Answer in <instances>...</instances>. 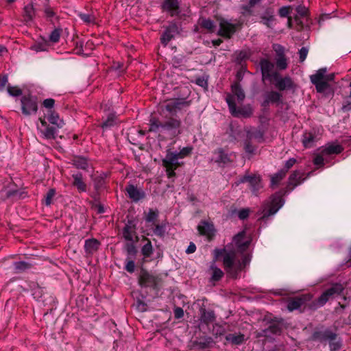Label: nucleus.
Instances as JSON below:
<instances>
[{
    "label": "nucleus",
    "instance_id": "nucleus-1",
    "mask_svg": "<svg viewBox=\"0 0 351 351\" xmlns=\"http://www.w3.org/2000/svg\"><path fill=\"white\" fill-rule=\"evenodd\" d=\"M149 131L157 134L160 140L173 139L181 134L182 122L175 117H169L165 121L152 117Z\"/></svg>",
    "mask_w": 351,
    "mask_h": 351
},
{
    "label": "nucleus",
    "instance_id": "nucleus-2",
    "mask_svg": "<svg viewBox=\"0 0 351 351\" xmlns=\"http://www.w3.org/2000/svg\"><path fill=\"white\" fill-rule=\"evenodd\" d=\"M250 260L248 255H245L241 261L237 258L234 252H225L223 256V264L229 277L237 278L242 269L249 265Z\"/></svg>",
    "mask_w": 351,
    "mask_h": 351
},
{
    "label": "nucleus",
    "instance_id": "nucleus-3",
    "mask_svg": "<svg viewBox=\"0 0 351 351\" xmlns=\"http://www.w3.org/2000/svg\"><path fill=\"white\" fill-rule=\"evenodd\" d=\"M314 341L322 343H328L330 351H339L342 346V341L335 330L330 328H321L315 330L312 335Z\"/></svg>",
    "mask_w": 351,
    "mask_h": 351
},
{
    "label": "nucleus",
    "instance_id": "nucleus-4",
    "mask_svg": "<svg viewBox=\"0 0 351 351\" xmlns=\"http://www.w3.org/2000/svg\"><path fill=\"white\" fill-rule=\"evenodd\" d=\"M226 101L228 104L230 114L237 118H249L253 114V110L250 105H245L237 107L234 95L230 93L226 94Z\"/></svg>",
    "mask_w": 351,
    "mask_h": 351
},
{
    "label": "nucleus",
    "instance_id": "nucleus-5",
    "mask_svg": "<svg viewBox=\"0 0 351 351\" xmlns=\"http://www.w3.org/2000/svg\"><path fill=\"white\" fill-rule=\"evenodd\" d=\"M218 21L219 28L217 32V35L226 39H230L237 32V29L242 26L245 19L240 18V19L234 23L223 18H219Z\"/></svg>",
    "mask_w": 351,
    "mask_h": 351
},
{
    "label": "nucleus",
    "instance_id": "nucleus-6",
    "mask_svg": "<svg viewBox=\"0 0 351 351\" xmlns=\"http://www.w3.org/2000/svg\"><path fill=\"white\" fill-rule=\"evenodd\" d=\"M343 291V287L341 284H334L331 287L324 291L322 294L313 302V307L317 308L323 306L330 298H332L335 295H341Z\"/></svg>",
    "mask_w": 351,
    "mask_h": 351
},
{
    "label": "nucleus",
    "instance_id": "nucleus-7",
    "mask_svg": "<svg viewBox=\"0 0 351 351\" xmlns=\"http://www.w3.org/2000/svg\"><path fill=\"white\" fill-rule=\"evenodd\" d=\"M22 113L25 116L34 114L38 111L37 97L31 95H24L21 99Z\"/></svg>",
    "mask_w": 351,
    "mask_h": 351
},
{
    "label": "nucleus",
    "instance_id": "nucleus-8",
    "mask_svg": "<svg viewBox=\"0 0 351 351\" xmlns=\"http://www.w3.org/2000/svg\"><path fill=\"white\" fill-rule=\"evenodd\" d=\"M40 125H38V130L41 136L47 140L55 139L60 127L48 123L45 119L39 118Z\"/></svg>",
    "mask_w": 351,
    "mask_h": 351
},
{
    "label": "nucleus",
    "instance_id": "nucleus-9",
    "mask_svg": "<svg viewBox=\"0 0 351 351\" xmlns=\"http://www.w3.org/2000/svg\"><path fill=\"white\" fill-rule=\"evenodd\" d=\"M284 199L281 193H276L271 197V201L267 209L263 212V218H267L274 215L283 206Z\"/></svg>",
    "mask_w": 351,
    "mask_h": 351
},
{
    "label": "nucleus",
    "instance_id": "nucleus-10",
    "mask_svg": "<svg viewBox=\"0 0 351 351\" xmlns=\"http://www.w3.org/2000/svg\"><path fill=\"white\" fill-rule=\"evenodd\" d=\"M261 178L259 176L256 175H245L241 177L238 181L236 182L237 185H239L241 183L247 182L249 184V186L253 194L257 195L258 191L262 187L261 186Z\"/></svg>",
    "mask_w": 351,
    "mask_h": 351
},
{
    "label": "nucleus",
    "instance_id": "nucleus-11",
    "mask_svg": "<svg viewBox=\"0 0 351 351\" xmlns=\"http://www.w3.org/2000/svg\"><path fill=\"white\" fill-rule=\"evenodd\" d=\"M311 295L309 294L302 295L298 297L290 298L287 301V309L291 312L300 309L302 306H305L306 303L311 300Z\"/></svg>",
    "mask_w": 351,
    "mask_h": 351
},
{
    "label": "nucleus",
    "instance_id": "nucleus-12",
    "mask_svg": "<svg viewBox=\"0 0 351 351\" xmlns=\"http://www.w3.org/2000/svg\"><path fill=\"white\" fill-rule=\"evenodd\" d=\"M125 192L128 197L134 202H138L146 197V193L143 189L130 183L125 187Z\"/></svg>",
    "mask_w": 351,
    "mask_h": 351
},
{
    "label": "nucleus",
    "instance_id": "nucleus-13",
    "mask_svg": "<svg viewBox=\"0 0 351 351\" xmlns=\"http://www.w3.org/2000/svg\"><path fill=\"white\" fill-rule=\"evenodd\" d=\"M139 285L142 287H157V278L150 274L147 271L142 269L138 278Z\"/></svg>",
    "mask_w": 351,
    "mask_h": 351
},
{
    "label": "nucleus",
    "instance_id": "nucleus-14",
    "mask_svg": "<svg viewBox=\"0 0 351 351\" xmlns=\"http://www.w3.org/2000/svg\"><path fill=\"white\" fill-rule=\"evenodd\" d=\"M192 151L193 147L191 146L183 147L179 152L167 149L166 156H167V160L172 164L173 161L178 162V159L189 156L191 154Z\"/></svg>",
    "mask_w": 351,
    "mask_h": 351
},
{
    "label": "nucleus",
    "instance_id": "nucleus-15",
    "mask_svg": "<svg viewBox=\"0 0 351 351\" xmlns=\"http://www.w3.org/2000/svg\"><path fill=\"white\" fill-rule=\"evenodd\" d=\"M260 66L262 73L263 80H271L274 78V64L267 59H262L260 61Z\"/></svg>",
    "mask_w": 351,
    "mask_h": 351
},
{
    "label": "nucleus",
    "instance_id": "nucleus-16",
    "mask_svg": "<svg viewBox=\"0 0 351 351\" xmlns=\"http://www.w3.org/2000/svg\"><path fill=\"white\" fill-rule=\"evenodd\" d=\"M275 86L280 90H289L293 88V82L290 77H280L278 73H275Z\"/></svg>",
    "mask_w": 351,
    "mask_h": 351
},
{
    "label": "nucleus",
    "instance_id": "nucleus-17",
    "mask_svg": "<svg viewBox=\"0 0 351 351\" xmlns=\"http://www.w3.org/2000/svg\"><path fill=\"white\" fill-rule=\"evenodd\" d=\"M178 26L176 23H171L168 27H166L165 32L162 33L160 41L164 46H167L171 40L174 37L175 34H178Z\"/></svg>",
    "mask_w": 351,
    "mask_h": 351
},
{
    "label": "nucleus",
    "instance_id": "nucleus-18",
    "mask_svg": "<svg viewBox=\"0 0 351 351\" xmlns=\"http://www.w3.org/2000/svg\"><path fill=\"white\" fill-rule=\"evenodd\" d=\"M197 230L200 234L206 237L208 240H211L215 234L214 225L206 221L200 222L197 226Z\"/></svg>",
    "mask_w": 351,
    "mask_h": 351
},
{
    "label": "nucleus",
    "instance_id": "nucleus-19",
    "mask_svg": "<svg viewBox=\"0 0 351 351\" xmlns=\"http://www.w3.org/2000/svg\"><path fill=\"white\" fill-rule=\"evenodd\" d=\"M214 154L215 156V162L221 165H228L232 161V154L226 152L223 149L219 148L215 151Z\"/></svg>",
    "mask_w": 351,
    "mask_h": 351
},
{
    "label": "nucleus",
    "instance_id": "nucleus-20",
    "mask_svg": "<svg viewBox=\"0 0 351 351\" xmlns=\"http://www.w3.org/2000/svg\"><path fill=\"white\" fill-rule=\"evenodd\" d=\"M162 8L164 10L169 12L171 16H177L180 12L178 0H165Z\"/></svg>",
    "mask_w": 351,
    "mask_h": 351
},
{
    "label": "nucleus",
    "instance_id": "nucleus-21",
    "mask_svg": "<svg viewBox=\"0 0 351 351\" xmlns=\"http://www.w3.org/2000/svg\"><path fill=\"white\" fill-rule=\"evenodd\" d=\"M72 185L75 187L79 193L86 192L87 186L83 179V176L81 173L77 172L72 174Z\"/></svg>",
    "mask_w": 351,
    "mask_h": 351
},
{
    "label": "nucleus",
    "instance_id": "nucleus-22",
    "mask_svg": "<svg viewBox=\"0 0 351 351\" xmlns=\"http://www.w3.org/2000/svg\"><path fill=\"white\" fill-rule=\"evenodd\" d=\"M245 232H241L235 235L233 238V242L237 247V250L240 252L245 251L249 245L250 241H244Z\"/></svg>",
    "mask_w": 351,
    "mask_h": 351
},
{
    "label": "nucleus",
    "instance_id": "nucleus-23",
    "mask_svg": "<svg viewBox=\"0 0 351 351\" xmlns=\"http://www.w3.org/2000/svg\"><path fill=\"white\" fill-rule=\"evenodd\" d=\"M199 312L200 321L202 323L208 325L215 321L216 315L213 310H207L204 308H201Z\"/></svg>",
    "mask_w": 351,
    "mask_h": 351
},
{
    "label": "nucleus",
    "instance_id": "nucleus-24",
    "mask_svg": "<svg viewBox=\"0 0 351 351\" xmlns=\"http://www.w3.org/2000/svg\"><path fill=\"white\" fill-rule=\"evenodd\" d=\"M162 164L164 167L166 168L167 176L169 178H171L176 176V169L182 165V162L180 163L179 162L173 161L171 163L169 162V160H167V156H165V158L162 159Z\"/></svg>",
    "mask_w": 351,
    "mask_h": 351
},
{
    "label": "nucleus",
    "instance_id": "nucleus-25",
    "mask_svg": "<svg viewBox=\"0 0 351 351\" xmlns=\"http://www.w3.org/2000/svg\"><path fill=\"white\" fill-rule=\"evenodd\" d=\"M343 150V147L341 145L331 143L326 145L321 151L322 154L326 156L332 154H339L341 153Z\"/></svg>",
    "mask_w": 351,
    "mask_h": 351
},
{
    "label": "nucleus",
    "instance_id": "nucleus-26",
    "mask_svg": "<svg viewBox=\"0 0 351 351\" xmlns=\"http://www.w3.org/2000/svg\"><path fill=\"white\" fill-rule=\"evenodd\" d=\"M100 245V242L96 239H86L84 243V250L86 254L93 255L98 250Z\"/></svg>",
    "mask_w": 351,
    "mask_h": 351
},
{
    "label": "nucleus",
    "instance_id": "nucleus-27",
    "mask_svg": "<svg viewBox=\"0 0 351 351\" xmlns=\"http://www.w3.org/2000/svg\"><path fill=\"white\" fill-rule=\"evenodd\" d=\"M46 119L51 125H54L60 128H62L64 125L63 120L60 118L58 113L55 110L47 111Z\"/></svg>",
    "mask_w": 351,
    "mask_h": 351
},
{
    "label": "nucleus",
    "instance_id": "nucleus-28",
    "mask_svg": "<svg viewBox=\"0 0 351 351\" xmlns=\"http://www.w3.org/2000/svg\"><path fill=\"white\" fill-rule=\"evenodd\" d=\"M303 173L299 171H294L289 178L288 186H291L292 189L300 184L305 178H303Z\"/></svg>",
    "mask_w": 351,
    "mask_h": 351
},
{
    "label": "nucleus",
    "instance_id": "nucleus-29",
    "mask_svg": "<svg viewBox=\"0 0 351 351\" xmlns=\"http://www.w3.org/2000/svg\"><path fill=\"white\" fill-rule=\"evenodd\" d=\"M231 91L232 93L230 94L232 95H234V101H235V97H237L239 103L242 102L245 99V93L239 83L235 82L233 84H232Z\"/></svg>",
    "mask_w": 351,
    "mask_h": 351
},
{
    "label": "nucleus",
    "instance_id": "nucleus-30",
    "mask_svg": "<svg viewBox=\"0 0 351 351\" xmlns=\"http://www.w3.org/2000/svg\"><path fill=\"white\" fill-rule=\"evenodd\" d=\"M260 19V22L261 23L266 25L269 28H272L274 22L275 21V17L271 10H267L263 14L261 15Z\"/></svg>",
    "mask_w": 351,
    "mask_h": 351
},
{
    "label": "nucleus",
    "instance_id": "nucleus-31",
    "mask_svg": "<svg viewBox=\"0 0 351 351\" xmlns=\"http://www.w3.org/2000/svg\"><path fill=\"white\" fill-rule=\"evenodd\" d=\"M286 176V173L284 171L281 169L279 170L277 173L271 176L270 179V186L272 189L276 188L280 183V182L285 178Z\"/></svg>",
    "mask_w": 351,
    "mask_h": 351
},
{
    "label": "nucleus",
    "instance_id": "nucleus-32",
    "mask_svg": "<svg viewBox=\"0 0 351 351\" xmlns=\"http://www.w3.org/2000/svg\"><path fill=\"white\" fill-rule=\"evenodd\" d=\"M210 271H211L210 281L217 282L223 276V271L217 267L215 263H213L210 266Z\"/></svg>",
    "mask_w": 351,
    "mask_h": 351
},
{
    "label": "nucleus",
    "instance_id": "nucleus-33",
    "mask_svg": "<svg viewBox=\"0 0 351 351\" xmlns=\"http://www.w3.org/2000/svg\"><path fill=\"white\" fill-rule=\"evenodd\" d=\"M72 164L76 168L86 170L88 167V160L82 156H75L72 160Z\"/></svg>",
    "mask_w": 351,
    "mask_h": 351
},
{
    "label": "nucleus",
    "instance_id": "nucleus-34",
    "mask_svg": "<svg viewBox=\"0 0 351 351\" xmlns=\"http://www.w3.org/2000/svg\"><path fill=\"white\" fill-rule=\"evenodd\" d=\"M282 330V327L278 323L271 324L267 328L263 330V335L267 337L270 334L279 335Z\"/></svg>",
    "mask_w": 351,
    "mask_h": 351
},
{
    "label": "nucleus",
    "instance_id": "nucleus-35",
    "mask_svg": "<svg viewBox=\"0 0 351 351\" xmlns=\"http://www.w3.org/2000/svg\"><path fill=\"white\" fill-rule=\"evenodd\" d=\"M226 339L234 345H240L245 340V336L243 334H228L226 336Z\"/></svg>",
    "mask_w": 351,
    "mask_h": 351
},
{
    "label": "nucleus",
    "instance_id": "nucleus-36",
    "mask_svg": "<svg viewBox=\"0 0 351 351\" xmlns=\"http://www.w3.org/2000/svg\"><path fill=\"white\" fill-rule=\"evenodd\" d=\"M315 141L316 137L313 133L306 132L304 134L302 143L306 148L313 147Z\"/></svg>",
    "mask_w": 351,
    "mask_h": 351
},
{
    "label": "nucleus",
    "instance_id": "nucleus-37",
    "mask_svg": "<svg viewBox=\"0 0 351 351\" xmlns=\"http://www.w3.org/2000/svg\"><path fill=\"white\" fill-rule=\"evenodd\" d=\"M281 53H278L276 59V66L280 70H285L287 67V60L284 54V48H280Z\"/></svg>",
    "mask_w": 351,
    "mask_h": 351
},
{
    "label": "nucleus",
    "instance_id": "nucleus-38",
    "mask_svg": "<svg viewBox=\"0 0 351 351\" xmlns=\"http://www.w3.org/2000/svg\"><path fill=\"white\" fill-rule=\"evenodd\" d=\"M62 33V27H56L49 34V41L52 43H58Z\"/></svg>",
    "mask_w": 351,
    "mask_h": 351
},
{
    "label": "nucleus",
    "instance_id": "nucleus-39",
    "mask_svg": "<svg viewBox=\"0 0 351 351\" xmlns=\"http://www.w3.org/2000/svg\"><path fill=\"white\" fill-rule=\"evenodd\" d=\"M264 134L260 130H253L247 132V137L250 139H256L261 143L263 141Z\"/></svg>",
    "mask_w": 351,
    "mask_h": 351
},
{
    "label": "nucleus",
    "instance_id": "nucleus-40",
    "mask_svg": "<svg viewBox=\"0 0 351 351\" xmlns=\"http://www.w3.org/2000/svg\"><path fill=\"white\" fill-rule=\"evenodd\" d=\"M43 12L45 14V16L47 19L51 22H52V19L56 17V13L54 11L53 8H51L48 3H45L43 5Z\"/></svg>",
    "mask_w": 351,
    "mask_h": 351
},
{
    "label": "nucleus",
    "instance_id": "nucleus-41",
    "mask_svg": "<svg viewBox=\"0 0 351 351\" xmlns=\"http://www.w3.org/2000/svg\"><path fill=\"white\" fill-rule=\"evenodd\" d=\"M282 95L276 91H271L266 96V102L278 103L281 100Z\"/></svg>",
    "mask_w": 351,
    "mask_h": 351
},
{
    "label": "nucleus",
    "instance_id": "nucleus-42",
    "mask_svg": "<svg viewBox=\"0 0 351 351\" xmlns=\"http://www.w3.org/2000/svg\"><path fill=\"white\" fill-rule=\"evenodd\" d=\"M13 265L15 273H21L31 267V264L25 261L15 262Z\"/></svg>",
    "mask_w": 351,
    "mask_h": 351
},
{
    "label": "nucleus",
    "instance_id": "nucleus-43",
    "mask_svg": "<svg viewBox=\"0 0 351 351\" xmlns=\"http://www.w3.org/2000/svg\"><path fill=\"white\" fill-rule=\"evenodd\" d=\"M154 249L152 243L147 239V242L142 247L141 253L144 258H149L153 254Z\"/></svg>",
    "mask_w": 351,
    "mask_h": 351
},
{
    "label": "nucleus",
    "instance_id": "nucleus-44",
    "mask_svg": "<svg viewBox=\"0 0 351 351\" xmlns=\"http://www.w3.org/2000/svg\"><path fill=\"white\" fill-rule=\"evenodd\" d=\"M134 233V228L128 224H126L123 229V237L127 241H133Z\"/></svg>",
    "mask_w": 351,
    "mask_h": 351
},
{
    "label": "nucleus",
    "instance_id": "nucleus-45",
    "mask_svg": "<svg viewBox=\"0 0 351 351\" xmlns=\"http://www.w3.org/2000/svg\"><path fill=\"white\" fill-rule=\"evenodd\" d=\"M34 16V9L32 4H27L24 8V18L25 21H30Z\"/></svg>",
    "mask_w": 351,
    "mask_h": 351
},
{
    "label": "nucleus",
    "instance_id": "nucleus-46",
    "mask_svg": "<svg viewBox=\"0 0 351 351\" xmlns=\"http://www.w3.org/2000/svg\"><path fill=\"white\" fill-rule=\"evenodd\" d=\"M199 24L202 27L208 30L210 32H213L215 28L214 22L210 19H202Z\"/></svg>",
    "mask_w": 351,
    "mask_h": 351
},
{
    "label": "nucleus",
    "instance_id": "nucleus-47",
    "mask_svg": "<svg viewBox=\"0 0 351 351\" xmlns=\"http://www.w3.org/2000/svg\"><path fill=\"white\" fill-rule=\"evenodd\" d=\"M326 69H319L315 74L311 75V81L312 84H317V82L324 81Z\"/></svg>",
    "mask_w": 351,
    "mask_h": 351
},
{
    "label": "nucleus",
    "instance_id": "nucleus-48",
    "mask_svg": "<svg viewBox=\"0 0 351 351\" xmlns=\"http://www.w3.org/2000/svg\"><path fill=\"white\" fill-rule=\"evenodd\" d=\"M167 223L156 224L154 229V233L158 237H163L166 232Z\"/></svg>",
    "mask_w": 351,
    "mask_h": 351
},
{
    "label": "nucleus",
    "instance_id": "nucleus-49",
    "mask_svg": "<svg viewBox=\"0 0 351 351\" xmlns=\"http://www.w3.org/2000/svg\"><path fill=\"white\" fill-rule=\"evenodd\" d=\"M79 18L85 23H95V17L92 14H86V13H79Z\"/></svg>",
    "mask_w": 351,
    "mask_h": 351
},
{
    "label": "nucleus",
    "instance_id": "nucleus-50",
    "mask_svg": "<svg viewBox=\"0 0 351 351\" xmlns=\"http://www.w3.org/2000/svg\"><path fill=\"white\" fill-rule=\"evenodd\" d=\"M158 214V210L149 209L145 217L146 222L154 223L156 221Z\"/></svg>",
    "mask_w": 351,
    "mask_h": 351
},
{
    "label": "nucleus",
    "instance_id": "nucleus-51",
    "mask_svg": "<svg viewBox=\"0 0 351 351\" xmlns=\"http://www.w3.org/2000/svg\"><path fill=\"white\" fill-rule=\"evenodd\" d=\"M212 332L215 337H217L223 335L226 333V329L222 325L215 324L213 326Z\"/></svg>",
    "mask_w": 351,
    "mask_h": 351
},
{
    "label": "nucleus",
    "instance_id": "nucleus-52",
    "mask_svg": "<svg viewBox=\"0 0 351 351\" xmlns=\"http://www.w3.org/2000/svg\"><path fill=\"white\" fill-rule=\"evenodd\" d=\"M49 46V45L48 43V41L46 40H44L43 42L36 43L32 47V49L37 52L45 51L48 49Z\"/></svg>",
    "mask_w": 351,
    "mask_h": 351
},
{
    "label": "nucleus",
    "instance_id": "nucleus-53",
    "mask_svg": "<svg viewBox=\"0 0 351 351\" xmlns=\"http://www.w3.org/2000/svg\"><path fill=\"white\" fill-rule=\"evenodd\" d=\"M241 14L243 17H248L254 14V8L249 5H242L241 8Z\"/></svg>",
    "mask_w": 351,
    "mask_h": 351
},
{
    "label": "nucleus",
    "instance_id": "nucleus-54",
    "mask_svg": "<svg viewBox=\"0 0 351 351\" xmlns=\"http://www.w3.org/2000/svg\"><path fill=\"white\" fill-rule=\"evenodd\" d=\"M7 91L10 96L18 97L22 95V90L16 86H8Z\"/></svg>",
    "mask_w": 351,
    "mask_h": 351
},
{
    "label": "nucleus",
    "instance_id": "nucleus-55",
    "mask_svg": "<svg viewBox=\"0 0 351 351\" xmlns=\"http://www.w3.org/2000/svg\"><path fill=\"white\" fill-rule=\"evenodd\" d=\"M173 103L176 112H177L178 110H181L184 106L187 107L189 106V101H185L184 99H176L173 101Z\"/></svg>",
    "mask_w": 351,
    "mask_h": 351
},
{
    "label": "nucleus",
    "instance_id": "nucleus-56",
    "mask_svg": "<svg viewBox=\"0 0 351 351\" xmlns=\"http://www.w3.org/2000/svg\"><path fill=\"white\" fill-rule=\"evenodd\" d=\"M326 155L322 154V151L319 154H317L313 158V164L317 167H322L324 165V157Z\"/></svg>",
    "mask_w": 351,
    "mask_h": 351
},
{
    "label": "nucleus",
    "instance_id": "nucleus-57",
    "mask_svg": "<svg viewBox=\"0 0 351 351\" xmlns=\"http://www.w3.org/2000/svg\"><path fill=\"white\" fill-rule=\"evenodd\" d=\"M56 192L54 189H50L46 194L45 203L46 206H50L52 199L55 196Z\"/></svg>",
    "mask_w": 351,
    "mask_h": 351
},
{
    "label": "nucleus",
    "instance_id": "nucleus-58",
    "mask_svg": "<svg viewBox=\"0 0 351 351\" xmlns=\"http://www.w3.org/2000/svg\"><path fill=\"white\" fill-rule=\"evenodd\" d=\"M244 149L245 152L251 154L255 151V147L251 144V139L247 137L244 142Z\"/></svg>",
    "mask_w": 351,
    "mask_h": 351
},
{
    "label": "nucleus",
    "instance_id": "nucleus-59",
    "mask_svg": "<svg viewBox=\"0 0 351 351\" xmlns=\"http://www.w3.org/2000/svg\"><path fill=\"white\" fill-rule=\"evenodd\" d=\"M115 124V120L114 116H109L106 121L101 123V128H108L113 126Z\"/></svg>",
    "mask_w": 351,
    "mask_h": 351
},
{
    "label": "nucleus",
    "instance_id": "nucleus-60",
    "mask_svg": "<svg viewBox=\"0 0 351 351\" xmlns=\"http://www.w3.org/2000/svg\"><path fill=\"white\" fill-rule=\"evenodd\" d=\"M43 105L48 110L47 111L54 110L53 108L55 105V100L52 98L46 99L43 101Z\"/></svg>",
    "mask_w": 351,
    "mask_h": 351
},
{
    "label": "nucleus",
    "instance_id": "nucleus-61",
    "mask_svg": "<svg viewBox=\"0 0 351 351\" xmlns=\"http://www.w3.org/2000/svg\"><path fill=\"white\" fill-rule=\"evenodd\" d=\"M313 84L315 86L316 90L318 93H324L328 87V84L325 81L319 82Z\"/></svg>",
    "mask_w": 351,
    "mask_h": 351
},
{
    "label": "nucleus",
    "instance_id": "nucleus-62",
    "mask_svg": "<svg viewBox=\"0 0 351 351\" xmlns=\"http://www.w3.org/2000/svg\"><path fill=\"white\" fill-rule=\"evenodd\" d=\"M125 269L130 274L133 273L135 269L134 261L131 259L127 258L126 263L125 265Z\"/></svg>",
    "mask_w": 351,
    "mask_h": 351
},
{
    "label": "nucleus",
    "instance_id": "nucleus-63",
    "mask_svg": "<svg viewBox=\"0 0 351 351\" xmlns=\"http://www.w3.org/2000/svg\"><path fill=\"white\" fill-rule=\"evenodd\" d=\"M296 162V160L294 158H291L288 160H287L285 163L284 168L282 169V171H284L287 174V171L294 165Z\"/></svg>",
    "mask_w": 351,
    "mask_h": 351
},
{
    "label": "nucleus",
    "instance_id": "nucleus-64",
    "mask_svg": "<svg viewBox=\"0 0 351 351\" xmlns=\"http://www.w3.org/2000/svg\"><path fill=\"white\" fill-rule=\"evenodd\" d=\"M291 12V7L290 6H283L280 8L278 10V14L280 17H288L289 14Z\"/></svg>",
    "mask_w": 351,
    "mask_h": 351
}]
</instances>
